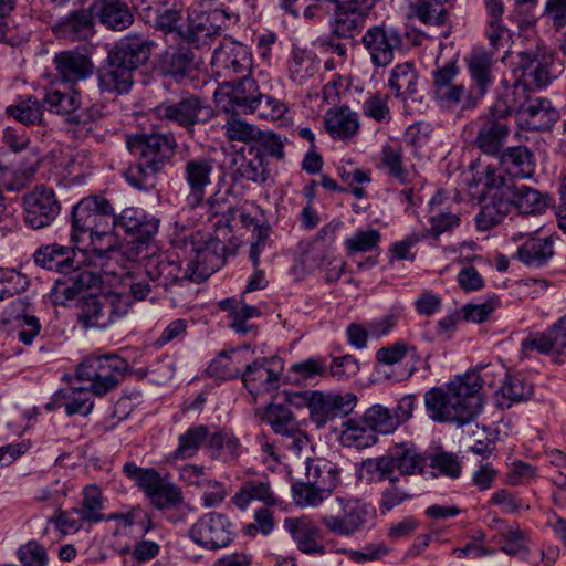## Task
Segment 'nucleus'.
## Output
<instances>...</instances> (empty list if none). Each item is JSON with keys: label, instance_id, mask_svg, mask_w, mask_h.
<instances>
[{"label": "nucleus", "instance_id": "nucleus-1", "mask_svg": "<svg viewBox=\"0 0 566 566\" xmlns=\"http://www.w3.org/2000/svg\"><path fill=\"white\" fill-rule=\"evenodd\" d=\"M106 282H111L108 273L102 276L84 270L69 279L56 280L51 298L63 306L78 302V321L87 327L104 329L126 315L130 307L129 294L106 289Z\"/></svg>", "mask_w": 566, "mask_h": 566}, {"label": "nucleus", "instance_id": "nucleus-2", "mask_svg": "<svg viewBox=\"0 0 566 566\" xmlns=\"http://www.w3.org/2000/svg\"><path fill=\"white\" fill-rule=\"evenodd\" d=\"M489 370L478 369L455 376L449 382L433 387L424 394L428 417L436 422H450L463 426L482 412L484 399L482 386Z\"/></svg>", "mask_w": 566, "mask_h": 566}, {"label": "nucleus", "instance_id": "nucleus-3", "mask_svg": "<svg viewBox=\"0 0 566 566\" xmlns=\"http://www.w3.org/2000/svg\"><path fill=\"white\" fill-rule=\"evenodd\" d=\"M149 46L138 38L122 41L98 72V87L104 93L125 94L133 85V72L149 57Z\"/></svg>", "mask_w": 566, "mask_h": 566}, {"label": "nucleus", "instance_id": "nucleus-4", "mask_svg": "<svg viewBox=\"0 0 566 566\" xmlns=\"http://www.w3.org/2000/svg\"><path fill=\"white\" fill-rule=\"evenodd\" d=\"M129 151L138 156L136 169L142 176H135L129 169L126 180L137 189L146 188L147 179L161 169L171 158L176 148V139L171 134H136L127 138Z\"/></svg>", "mask_w": 566, "mask_h": 566}, {"label": "nucleus", "instance_id": "nucleus-5", "mask_svg": "<svg viewBox=\"0 0 566 566\" xmlns=\"http://www.w3.org/2000/svg\"><path fill=\"white\" fill-rule=\"evenodd\" d=\"M475 195L482 202L480 212L475 216L479 230L486 231L501 223L510 211V184L493 167H485L475 177Z\"/></svg>", "mask_w": 566, "mask_h": 566}, {"label": "nucleus", "instance_id": "nucleus-6", "mask_svg": "<svg viewBox=\"0 0 566 566\" xmlns=\"http://www.w3.org/2000/svg\"><path fill=\"white\" fill-rule=\"evenodd\" d=\"M128 364L114 354H93L83 358L75 370V378L90 386L94 396H105L120 382Z\"/></svg>", "mask_w": 566, "mask_h": 566}, {"label": "nucleus", "instance_id": "nucleus-7", "mask_svg": "<svg viewBox=\"0 0 566 566\" xmlns=\"http://www.w3.org/2000/svg\"><path fill=\"white\" fill-rule=\"evenodd\" d=\"M174 245L181 252L190 281H203L220 266V258L216 250L203 240L199 232L189 231L176 234Z\"/></svg>", "mask_w": 566, "mask_h": 566}, {"label": "nucleus", "instance_id": "nucleus-8", "mask_svg": "<svg viewBox=\"0 0 566 566\" xmlns=\"http://www.w3.org/2000/svg\"><path fill=\"white\" fill-rule=\"evenodd\" d=\"M123 472L143 490L145 496L156 509H174L181 504L182 494L179 488L164 480L154 469H144L134 462H127L123 467Z\"/></svg>", "mask_w": 566, "mask_h": 566}, {"label": "nucleus", "instance_id": "nucleus-9", "mask_svg": "<svg viewBox=\"0 0 566 566\" xmlns=\"http://www.w3.org/2000/svg\"><path fill=\"white\" fill-rule=\"evenodd\" d=\"M336 502L339 512L337 514H325L321 517V523L332 534L350 537L363 531L375 518V509L363 500L337 496Z\"/></svg>", "mask_w": 566, "mask_h": 566}, {"label": "nucleus", "instance_id": "nucleus-10", "mask_svg": "<svg viewBox=\"0 0 566 566\" xmlns=\"http://www.w3.org/2000/svg\"><path fill=\"white\" fill-rule=\"evenodd\" d=\"M114 209L109 201L101 196L83 198L72 213L71 240L75 244L85 242V234L92 230L109 231L113 224Z\"/></svg>", "mask_w": 566, "mask_h": 566}, {"label": "nucleus", "instance_id": "nucleus-11", "mask_svg": "<svg viewBox=\"0 0 566 566\" xmlns=\"http://www.w3.org/2000/svg\"><path fill=\"white\" fill-rule=\"evenodd\" d=\"M235 526L230 518L219 512L202 514L189 528V537L198 546L217 551L231 544Z\"/></svg>", "mask_w": 566, "mask_h": 566}, {"label": "nucleus", "instance_id": "nucleus-12", "mask_svg": "<svg viewBox=\"0 0 566 566\" xmlns=\"http://www.w3.org/2000/svg\"><path fill=\"white\" fill-rule=\"evenodd\" d=\"M284 361L277 356L258 358L245 366L241 379L254 397L270 395L280 388Z\"/></svg>", "mask_w": 566, "mask_h": 566}, {"label": "nucleus", "instance_id": "nucleus-13", "mask_svg": "<svg viewBox=\"0 0 566 566\" xmlns=\"http://www.w3.org/2000/svg\"><path fill=\"white\" fill-rule=\"evenodd\" d=\"M211 65L216 75L224 77V83H228L237 76H248L252 67V53L247 45L227 40L214 49Z\"/></svg>", "mask_w": 566, "mask_h": 566}, {"label": "nucleus", "instance_id": "nucleus-14", "mask_svg": "<svg viewBox=\"0 0 566 566\" xmlns=\"http://www.w3.org/2000/svg\"><path fill=\"white\" fill-rule=\"evenodd\" d=\"M24 221L32 229L50 226L59 216L61 206L52 188L35 186L23 197Z\"/></svg>", "mask_w": 566, "mask_h": 566}, {"label": "nucleus", "instance_id": "nucleus-15", "mask_svg": "<svg viewBox=\"0 0 566 566\" xmlns=\"http://www.w3.org/2000/svg\"><path fill=\"white\" fill-rule=\"evenodd\" d=\"M261 92L255 81L249 76L240 77L229 92L217 95V103L227 114H253L260 105Z\"/></svg>", "mask_w": 566, "mask_h": 566}, {"label": "nucleus", "instance_id": "nucleus-16", "mask_svg": "<svg viewBox=\"0 0 566 566\" xmlns=\"http://www.w3.org/2000/svg\"><path fill=\"white\" fill-rule=\"evenodd\" d=\"M34 262L44 269L64 274L62 279L64 280L82 271L84 252L54 243L38 249L34 253Z\"/></svg>", "mask_w": 566, "mask_h": 566}, {"label": "nucleus", "instance_id": "nucleus-17", "mask_svg": "<svg viewBox=\"0 0 566 566\" xmlns=\"http://www.w3.org/2000/svg\"><path fill=\"white\" fill-rule=\"evenodd\" d=\"M363 43L376 66H387L401 46L400 33L391 28L378 25L369 28L363 36Z\"/></svg>", "mask_w": 566, "mask_h": 566}, {"label": "nucleus", "instance_id": "nucleus-18", "mask_svg": "<svg viewBox=\"0 0 566 566\" xmlns=\"http://www.w3.org/2000/svg\"><path fill=\"white\" fill-rule=\"evenodd\" d=\"M113 227L134 241L144 243L158 232L159 219L144 209L128 207L113 218Z\"/></svg>", "mask_w": 566, "mask_h": 566}, {"label": "nucleus", "instance_id": "nucleus-19", "mask_svg": "<svg viewBox=\"0 0 566 566\" xmlns=\"http://www.w3.org/2000/svg\"><path fill=\"white\" fill-rule=\"evenodd\" d=\"M145 268L148 277L165 289L182 281H190L189 272L179 250H176V254L163 253L150 258Z\"/></svg>", "mask_w": 566, "mask_h": 566}, {"label": "nucleus", "instance_id": "nucleus-20", "mask_svg": "<svg viewBox=\"0 0 566 566\" xmlns=\"http://www.w3.org/2000/svg\"><path fill=\"white\" fill-rule=\"evenodd\" d=\"M512 241L521 242L516 250V258L528 268H542L554 255V241L548 235L537 232H516Z\"/></svg>", "mask_w": 566, "mask_h": 566}, {"label": "nucleus", "instance_id": "nucleus-21", "mask_svg": "<svg viewBox=\"0 0 566 566\" xmlns=\"http://www.w3.org/2000/svg\"><path fill=\"white\" fill-rule=\"evenodd\" d=\"M212 171V160L206 157L188 159L182 166V178L189 188L186 202L190 208L202 203L206 188L211 184Z\"/></svg>", "mask_w": 566, "mask_h": 566}, {"label": "nucleus", "instance_id": "nucleus-22", "mask_svg": "<svg viewBox=\"0 0 566 566\" xmlns=\"http://www.w3.org/2000/svg\"><path fill=\"white\" fill-rule=\"evenodd\" d=\"M94 394L90 386L83 384L81 386H69L55 391L51 401L45 405L48 410L55 408H64L67 416H88L94 408Z\"/></svg>", "mask_w": 566, "mask_h": 566}, {"label": "nucleus", "instance_id": "nucleus-23", "mask_svg": "<svg viewBox=\"0 0 566 566\" xmlns=\"http://www.w3.org/2000/svg\"><path fill=\"white\" fill-rule=\"evenodd\" d=\"M284 527L291 534L301 552L308 555H322L325 553L321 530L311 517L285 518Z\"/></svg>", "mask_w": 566, "mask_h": 566}, {"label": "nucleus", "instance_id": "nucleus-24", "mask_svg": "<svg viewBox=\"0 0 566 566\" xmlns=\"http://www.w3.org/2000/svg\"><path fill=\"white\" fill-rule=\"evenodd\" d=\"M558 117V111L543 97L530 98L517 112L518 124L533 130L549 129Z\"/></svg>", "mask_w": 566, "mask_h": 566}, {"label": "nucleus", "instance_id": "nucleus-25", "mask_svg": "<svg viewBox=\"0 0 566 566\" xmlns=\"http://www.w3.org/2000/svg\"><path fill=\"white\" fill-rule=\"evenodd\" d=\"M480 128L475 137L476 147L489 156H499L509 136V127L504 118L494 113L480 119Z\"/></svg>", "mask_w": 566, "mask_h": 566}, {"label": "nucleus", "instance_id": "nucleus-26", "mask_svg": "<svg viewBox=\"0 0 566 566\" xmlns=\"http://www.w3.org/2000/svg\"><path fill=\"white\" fill-rule=\"evenodd\" d=\"M491 528L494 531L493 542L500 545L502 552L509 555L525 556L528 553L526 533L516 522H506L495 517Z\"/></svg>", "mask_w": 566, "mask_h": 566}, {"label": "nucleus", "instance_id": "nucleus-27", "mask_svg": "<svg viewBox=\"0 0 566 566\" xmlns=\"http://www.w3.org/2000/svg\"><path fill=\"white\" fill-rule=\"evenodd\" d=\"M430 232L440 235L460 226L453 201L443 191H438L429 201Z\"/></svg>", "mask_w": 566, "mask_h": 566}, {"label": "nucleus", "instance_id": "nucleus-28", "mask_svg": "<svg viewBox=\"0 0 566 566\" xmlns=\"http://www.w3.org/2000/svg\"><path fill=\"white\" fill-rule=\"evenodd\" d=\"M326 132L333 139L353 138L360 128L359 116L347 106L329 108L323 117Z\"/></svg>", "mask_w": 566, "mask_h": 566}, {"label": "nucleus", "instance_id": "nucleus-29", "mask_svg": "<svg viewBox=\"0 0 566 566\" xmlns=\"http://www.w3.org/2000/svg\"><path fill=\"white\" fill-rule=\"evenodd\" d=\"M395 472L399 475L423 474L428 467V458L411 442L395 444L389 450Z\"/></svg>", "mask_w": 566, "mask_h": 566}, {"label": "nucleus", "instance_id": "nucleus-30", "mask_svg": "<svg viewBox=\"0 0 566 566\" xmlns=\"http://www.w3.org/2000/svg\"><path fill=\"white\" fill-rule=\"evenodd\" d=\"M53 62L63 82L76 83L90 77L93 73L92 62L80 52H59L55 54Z\"/></svg>", "mask_w": 566, "mask_h": 566}, {"label": "nucleus", "instance_id": "nucleus-31", "mask_svg": "<svg viewBox=\"0 0 566 566\" xmlns=\"http://www.w3.org/2000/svg\"><path fill=\"white\" fill-rule=\"evenodd\" d=\"M453 0H406L408 17L426 25L442 27L449 20V8Z\"/></svg>", "mask_w": 566, "mask_h": 566}, {"label": "nucleus", "instance_id": "nucleus-32", "mask_svg": "<svg viewBox=\"0 0 566 566\" xmlns=\"http://www.w3.org/2000/svg\"><path fill=\"white\" fill-rule=\"evenodd\" d=\"M501 167L514 178L527 179L535 172L534 154L525 146H512L497 156Z\"/></svg>", "mask_w": 566, "mask_h": 566}, {"label": "nucleus", "instance_id": "nucleus-33", "mask_svg": "<svg viewBox=\"0 0 566 566\" xmlns=\"http://www.w3.org/2000/svg\"><path fill=\"white\" fill-rule=\"evenodd\" d=\"M202 109L201 101L197 96H189L176 103H161L155 108V112L160 118L169 119L182 127H189L199 120Z\"/></svg>", "mask_w": 566, "mask_h": 566}, {"label": "nucleus", "instance_id": "nucleus-34", "mask_svg": "<svg viewBox=\"0 0 566 566\" xmlns=\"http://www.w3.org/2000/svg\"><path fill=\"white\" fill-rule=\"evenodd\" d=\"M317 54L308 49L293 48L287 59V74L296 85H304L319 71Z\"/></svg>", "mask_w": 566, "mask_h": 566}, {"label": "nucleus", "instance_id": "nucleus-35", "mask_svg": "<svg viewBox=\"0 0 566 566\" xmlns=\"http://www.w3.org/2000/svg\"><path fill=\"white\" fill-rule=\"evenodd\" d=\"M232 501L241 510H245L252 501H260L266 506L280 505L282 503L271 489L270 481L265 476L245 481Z\"/></svg>", "mask_w": 566, "mask_h": 566}, {"label": "nucleus", "instance_id": "nucleus-36", "mask_svg": "<svg viewBox=\"0 0 566 566\" xmlns=\"http://www.w3.org/2000/svg\"><path fill=\"white\" fill-rule=\"evenodd\" d=\"M92 11L108 29L122 31L133 21V14L126 3L120 0H95Z\"/></svg>", "mask_w": 566, "mask_h": 566}, {"label": "nucleus", "instance_id": "nucleus-37", "mask_svg": "<svg viewBox=\"0 0 566 566\" xmlns=\"http://www.w3.org/2000/svg\"><path fill=\"white\" fill-rule=\"evenodd\" d=\"M305 464L306 481L332 494L339 483L337 465L325 458H307Z\"/></svg>", "mask_w": 566, "mask_h": 566}, {"label": "nucleus", "instance_id": "nucleus-38", "mask_svg": "<svg viewBox=\"0 0 566 566\" xmlns=\"http://www.w3.org/2000/svg\"><path fill=\"white\" fill-rule=\"evenodd\" d=\"M88 243H83V247L76 244L78 252H84V262L88 261L94 265H104V259L109 258V253L114 252L115 239L111 231L92 230L85 234V240Z\"/></svg>", "mask_w": 566, "mask_h": 566}, {"label": "nucleus", "instance_id": "nucleus-39", "mask_svg": "<svg viewBox=\"0 0 566 566\" xmlns=\"http://www.w3.org/2000/svg\"><path fill=\"white\" fill-rule=\"evenodd\" d=\"M57 38L66 41H82L93 34V22L87 11L72 12L54 27Z\"/></svg>", "mask_w": 566, "mask_h": 566}, {"label": "nucleus", "instance_id": "nucleus-40", "mask_svg": "<svg viewBox=\"0 0 566 566\" xmlns=\"http://www.w3.org/2000/svg\"><path fill=\"white\" fill-rule=\"evenodd\" d=\"M434 96L439 105L449 111L470 109L480 101L474 91L468 90L461 83L442 86L440 91H434Z\"/></svg>", "mask_w": 566, "mask_h": 566}, {"label": "nucleus", "instance_id": "nucleus-41", "mask_svg": "<svg viewBox=\"0 0 566 566\" xmlns=\"http://www.w3.org/2000/svg\"><path fill=\"white\" fill-rule=\"evenodd\" d=\"M533 395V385L522 375H507L495 394L496 403L509 409L514 403L527 400Z\"/></svg>", "mask_w": 566, "mask_h": 566}, {"label": "nucleus", "instance_id": "nucleus-42", "mask_svg": "<svg viewBox=\"0 0 566 566\" xmlns=\"http://www.w3.org/2000/svg\"><path fill=\"white\" fill-rule=\"evenodd\" d=\"M510 208L514 206L522 214H538L547 207L545 197L534 188L525 185L510 184Z\"/></svg>", "mask_w": 566, "mask_h": 566}, {"label": "nucleus", "instance_id": "nucleus-43", "mask_svg": "<svg viewBox=\"0 0 566 566\" xmlns=\"http://www.w3.org/2000/svg\"><path fill=\"white\" fill-rule=\"evenodd\" d=\"M392 463L389 451L380 457L368 458L360 463L358 476L368 483L388 480L395 485L399 481V476L395 474Z\"/></svg>", "mask_w": 566, "mask_h": 566}, {"label": "nucleus", "instance_id": "nucleus-44", "mask_svg": "<svg viewBox=\"0 0 566 566\" xmlns=\"http://www.w3.org/2000/svg\"><path fill=\"white\" fill-rule=\"evenodd\" d=\"M339 440L346 448L365 449L376 444L378 438L360 418L348 419L343 423Z\"/></svg>", "mask_w": 566, "mask_h": 566}, {"label": "nucleus", "instance_id": "nucleus-45", "mask_svg": "<svg viewBox=\"0 0 566 566\" xmlns=\"http://www.w3.org/2000/svg\"><path fill=\"white\" fill-rule=\"evenodd\" d=\"M470 76L475 85V94L481 99L492 84V57L484 51H473L467 59Z\"/></svg>", "mask_w": 566, "mask_h": 566}, {"label": "nucleus", "instance_id": "nucleus-46", "mask_svg": "<svg viewBox=\"0 0 566 566\" xmlns=\"http://www.w3.org/2000/svg\"><path fill=\"white\" fill-rule=\"evenodd\" d=\"M388 86L397 97H410L417 93L418 74L413 63L405 62L397 64L390 72Z\"/></svg>", "mask_w": 566, "mask_h": 566}, {"label": "nucleus", "instance_id": "nucleus-47", "mask_svg": "<svg viewBox=\"0 0 566 566\" xmlns=\"http://www.w3.org/2000/svg\"><path fill=\"white\" fill-rule=\"evenodd\" d=\"M335 6L333 19L329 21L332 34L349 39L358 33L365 25V20L356 13L347 10L340 3H333Z\"/></svg>", "mask_w": 566, "mask_h": 566}, {"label": "nucleus", "instance_id": "nucleus-48", "mask_svg": "<svg viewBox=\"0 0 566 566\" xmlns=\"http://www.w3.org/2000/svg\"><path fill=\"white\" fill-rule=\"evenodd\" d=\"M46 108L56 114H71L81 106V96L72 87L63 91L55 85L46 88L44 95Z\"/></svg>", "mask_w": 566, "mask_h": 566}, {"label": "nucleus", "instance_id": "nucleus-49", "mask_svg": "<svg viewBox=\"0 0 566 566\" xmlns=\"http://www.w3.org/2000/svg\"><path fill=\"white\" fill-rule=\"evenodd\" d=\"M105 507V497L102 490L95 485H86L82 491V506L77 509V514L86 521V523H97L106 517L102 511Z\"/></svg>", "mask_w": 566, "mask_h": 566}, {"label": "nucleus", "instance_id": "nucleus-50", "mask_svg": "<svg viewBox=\"0 0 566 566\" xmlns=\"http://www.w3.org/2000/svg\"><path fill=\"white\" fill-rule=\"evenodd\" d=\"M208 23L209 10H203L201 4L192 7L188 12L186 30H180V36L187 43L198 45L209 38Z\"/></svg>", "mask_w": 566, "mask_h": 566}, {"label": "nucleus", "instance_id": "nucleus-51", "mask_svg": "<svg viewBox=\"0 0 566 566\" xmlns=\"http://www.w3.org/2000/svg\"><path fill=\"white\" fill-rule=\"evenodd\" d=\"M208 452L212 459L228 462L241 454L242 446L233 434L213 432L208 440Z\"/></svg>", "mask_w": 566, "mask_h": 566}, {"label": "nucleus", "instance_id": "nucleus-52", "mask_svg": "<svg viewBox=\"0 0 566 566\" xmlns=\"http://www.w3.org/2000/svg\"><path fill=\"white\" fill-rule=\"evenodd\" d=\"M241 352L232 349L230 352L220 353L209 364L207 371L211 377L229 380L237 377H241L242 371L240 369Z\"/></svg>", "mask_w": 566, "mask_h": 566}, {"label": "nucleus", "instance_id": "nucleus-53", "mask_svg": "<svg viewBox=\"0 0 566 566\" xmlns=\"http://www.w3.org/2000/svg\"><path fill=\"white\" fill-rule=\"evenodd\" d=\"M206 426H192L186 432L179 436L178 448L175 450V458L187 459L197 454L202 446L208 449L210 438Z\"/></svg>", "mask_w": 566, "mask_h": 566}, {"label": "nucleus", "instance_id": "nucleus-54", "mask_svg": "<svg viewBox=\"0 0 566 566\" xmlns=\"http://www.w3.org/2000/svg\"><path fill=\"white\" fill-rule=\"evenodd\" d=\"M361 419L374 432V434H389L398 429V420L392 412L382 405H374L369 407L363 415Z\"/></svg>", "mask_w": 566, "mask_h": 566}, {"label": "nucleus", "instance_id": "nucleus-55", "mask_svg": "<svg viewBox=\"0 0 566 566\" xmlns=\"http://www.w3.org/2000/svg\"><path fill=\"white\" fill-rule=\"evenodd\" d=\"M263 419L271 426L276 434L283 438L298 430V423L292 412L284 406L271 403L264 411Z\"/></svg>", "mask_w": 566, "mask_h": 566}, {"label": "nucleus", "instance_id": "nucleus-56", "mask_svg": "<svg viewBox=\"0 0 566 566\" xmlns=\"http://www.w3.org/2000/svg\"><path fill=\"white\" fill-rule=\"evenodd\" d=\"M380 238L374 228L358 229L345 238V250L349 255L373 252L378 249Z\"/></svg>", "mask_w": 566, "mask_h": 566}, {"label": "nucleus", "instance_id": "nucleus-57", "mask_svg": "<svg viewBox=\"0 0 566 566\" xmlns=\"http://www.w3.org/2000/svg\"><path fill=\"white\" fill-rule=\"evenodd\" d=\"M7 114L23 124L41 122L43 109L40 102L33 96L19 97L7 107Z\"/></svg>", "mask_w": 566, "mask_h": 566}, {"label": "nucleus", "instance_id": "nucleus-58", "mask_svg": "<svg viewBox=\"0 0 566 566\" xmlns=\"http://www.w3.org/2000/svg\"><path fill=\"white\" fill-rule=\"evenodd\" d=\"M237 172L247 180L260 184L264 182L268 179V170L263 154H261L260 150L250 148L248 155L242 156Z\"/></svg>", "mask_w": 566, "mask_h": 566}, {"label": "nucleus", "instance_id": "nucleus-59", "mask_svg": "<svg viewBox=\"0 0 566 566\" xmlns=\"http://www.w3.org/2000/svg\"><path fill=\"white\" fill-rule=\"evenodd\" d=\"M192 55L189 51L179 49L171 52H166L163 60V72L175 78L176 82H181L187 74L191 71Z\"/></svg>", "mask_w": 566, "mask_h": 566}, {"label": "nucleus", "instance_id": "nucleus-60", "mask_svg": "<svg viewBox=\"0 0 566 566\" xmlns=\"http://www.w3.org/2000/svg\"><path fill=\"white\" fill-rule=\"evenodd\" d=\"M104 521H114L122 528L138 526L140 535H146L153 528L149 515L140 506H134L125 512L108 514Z\"/></svg>", "mask_w": 566, "mask_h": 566}, {"label": "nucleus", "instance_id": "nucleus-61", "mask_svg": "<svg viewBox=\"0 0 566 566\" xmlns=\"http://www.w3.org/2000/svg\"><path fill=\"white\" fill-rule=\"evenodd\" d=\"M518 81L528 90L545 87L551 82L547 63L538 60L522 62V74Z\"/></svg>", "mask_w": 566, "mask_h": 566}, {"label": "nucleus", "instance_id": "nucleus-62", "mask_svg": "<svg viewBox=\"0 0 566 566\" xmlns=\"http://www.w3.org/2000/svg\"><path fill=\"white\" fill-rule=\"evenodd\" d=\"M329 496V493L323 492L321 488H316L308 481L292 484V497L300 507H317Z\"/></svg>", "mask_w": 566, "mask_h": 566}, {"label": "nucleus", "instance_id": "nucleus-63", "mask_svg": "<svg viewBox=\"0 0 566 566\" xmlns=\"http://www.w3.org/2000/svg\"><path fill=\"white\" fill-rule=\"evenodd\" d=\"M381 163L387 169L390 177L400 184H407L409 180V171L402 164V150L396 144H385L381 147Z\"/></svg>", "mask_w": 566, "mask_h": 566}, {"label": "nucleus", "instance_id": "nucleus-64", "mask_svg": "<svg viewBox=\"0 0 566 566\" xmlns=\"http://www.w3.org/2000/svg\"><path fill=\"white\" fill-rule=\"evenodd\" d=\"M557 352L551 328L544 333H531L521 343L522 359L532 357L535 353L549 354Z\"/></svg>", "mask_w": 566, "mask_h": 566}]
</instances>
